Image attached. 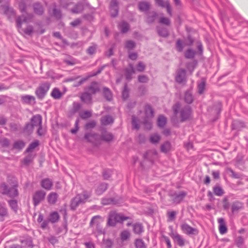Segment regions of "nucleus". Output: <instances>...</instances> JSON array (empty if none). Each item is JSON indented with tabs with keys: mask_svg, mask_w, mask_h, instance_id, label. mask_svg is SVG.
<instances>
[{
	"mask_svg": "<svg viewBox=\"0 0 248 248\" xmlns=\"http://www.w3.org/2000/svg\"><path fill=\"white\" fill-rule=\"evenodd\" d=\"M32 16L31 14H27L26 16L23 15L17 18L16 26L19 31L20 33L24 32L26 34L31 35L33 32V27L31 26H28L26 29L22 28V24L23 22L28 23L32 18Z\"/></svg>",
	"mask_w": 248,
	"mask_h": 248,
	"instance_id": "1",
	"label": "nucleus"
},
{
	"mask_svg": "<svg viewBox=\"0 0 248 248\" xmlns=\"http://www.w3.org/2000/svg\"><path fill=\"white\" fill-rule=\"evenodd\" d=\"M17 186V182L15 180L13 182L10 188L5 183H2L0 185V190L3 194H7L11 197H14L18 195Z\"/></svg>",
	"mask_w": 248,
	"mask_h": 248,
	"instance_id": "2",
	"label": "nucleus"
},
{
	"mask_svg": "<svg viewBox=\"0 0 248 248\" xmlns=\"http://www.w3.org/2000/svg\"><path fill=\"white\" fill-rule=\"evenodd\" d=\"M173 110L175 116L178 113L179 110H180V117L182 121H184L187 119L190 115V109L189 107L187 106L184 108L180 109V105L178 103L174 105L173 107Z\"/></svg>",
	"mask_w": 248,
	"mask_h": 248,
	"instance_id": "3",
	"label": "nucleus"
},
{
	"mask_svg": "<svg viewBox=\"0 0 248 248\" xmlns=\"http://www.w3.org/2000/svg\"><path fill=\"white\" fill-rule=\"evenodd\" d=\"M127 218L121 214L111 212L109 215L107 224L110 226H115L117 222H121Z\"/></svg>",
	"mask_w": 248,
	"mask_h": 248,
	"instance_id": "4",
	"label": "nucleus"
},
{
	"mask_svg": "<svg viewBox=\"0 0 248 248\" xmlns=\"http://www.w3.org/2000/svg\"><path fill=\"white\" fill-rule=\"evenodd\" d=\"M89 197V195L86 192L77 195L71 201V208L75 209L79 204L84 203Z\"/></svg>",
	"mask_w": 248,
	"mask_h": 248,
	"instance_id": "5",
	"label": "nucleus"
},
{
	"mask_svg": "<svg viewBox=\"0 0 248 248\" xmlns=\"http://www.w3.org/2000/svg\"><path fill=\"white\" fill-rule=\"evenodd\" d=\"M50 83L48 82L42 83L37 88L35 94L39 99L44 97L50 88Z\"/></svg>",
	"mask_w": 248,
	"mask_h": 248,
	"instance_id": "6",
	"label": "nucleus"
},
{
	"mask_svg": "<svg viewBox=\"0 0 248 248\" xmlns=\"http://www.w3.org/2000/svg\"><path fill=\"white\" fill-rule=\"evenodd\" d=\"M145 112L146 118L143 121L145 128L150 129L152 127V123L150 118L153 116V110L151 106L147 105L145 108Z\"/></svg>",
	"mask_w": 248,
	"mask_h": 248,
	"instance_id": "7",
	"label": "nucleus"
},
{
	"mask_svg": "<svg viewBox=\"0 0 248 248\" xmlns=\"http://www.w3.org/2000/svg\"><path fill=\"white\" fill-rule=\"evenodd\" d=\"M31 124H28L26 125V129L29 132H32L33 128L39 127L42 125V117L40 115L34 116L31 120Z\"/></svg>",
	"mask_w": 248,
	"mask_h": 248,
	"instance_id": "8",
	"label": "nucleus"
},
{
	"mask_svg": "<svg viewBox=\"0 0 248 248\" xmlns=\"http://www.w3.org/2000/svg\"><path fill=\"white\" fill-rule=\"evenodd\" d=\"M181 228L183 232L187 235H197L199 232L197 229L191 227L186 223H182Z\"/></svg>",
	"mask_w": 248,
	"mask_h": 248,
	"instance_id": "9",
	"label": "nucleus"
},
{
	"mask_svg": "<svg viewBox=\"0 0 248 248\" xmlns=\"http://www.w3.org/2000/svg\"><path fill=\"white\" fill-rule=\"evenodd\" d=\"M144 157L151 162H153L158 158V153L155 149L149 150L144 155Z\"/></svg>",
	"mask_w": 248,
	"mask_h": 248,
	"instance_id": "10",
	"label": "nucleus"
},
{
	"mask_svg": "<svg viewBox=\"0 0 248 248\" xmlns=\"http://www.w3.org/2000/svg\"><path fill=\"white\" fill-rule=\"evenodd\" d=\"M46 196V193L43 190L36 191L33 195V200L34 204L36 206L39 202L43 201Z\"/></svg>",
	"mask_w": 248,
	"mask_h": 248,
	"instance_id": "11",
	"label": "nucleus"
},
{
	"mask_svg": "<svg viewBox=\"0 0 248 248\" xmlns=\"http://www.w3.org/2000/svg\"><path fill=\"white\" fill-rule=\"evenodd\" d=\"M155 3L157 5L160 6L162 8H166L167 9V11L168 13L171 16V9L169 3V1L168 0H155Z\"/></svg>",
	"mask_w": 248,
	"mask_h": 248,
	"instance_id": "12",
	"label": "nucleus"
},
{
	"mask_svg": "<svg viewBox=\"0 0 248 248\" xmlns=\"http://www.w3.org/2000/svg\"><path fill=\"white\" fill-rule=\"evenodd\" d=\"M186 72L184 69H179L178 70L175 77L176 81L180 83H183L186 81Z\"/></svg>",
	"mask_w": 248,
	"mask_h": 248,
	"instance_id": "13",
	"label": "nucleus"
},
{
	"mask_svg": "<svg viewBox=\"0 0 248 248\" xmlns=\"http://www.w3.org/2000/svg\"><path fill=\"white\" fill-rule=\"evenodd\" d=\"M85 139L89 142L96 144L99 140V136L94 133H88L85 135Z\"/></svg>",
	"mask_w": 248,
	"mask_h": 248,
	"instance_id": "14",
	"label": "nucleus"
},
{
	"mask_svg": "<svg viewBox=\"0 0 248 248\" xmlns=\"http://www.w3.org/2000/svg\"><path fill=\"white\" fill-rule=\"evenodd\" d=\"M110 12L112 16H116L118 13V2L116 0H112L110 4Z\"/></svg>",
	"mask_w": 248,
	"mask_h": 248,
	"instance_id": "15",
	"label": "nucleus"
},
{
	"mask_svg": "<svg viewBox=\"0 0 248 248\" xmlns=\"http://www.w3.org/2000/svg\"><path fill=\"white\" fill-rule=\"evenodd\" d=\"M171 236L179 246L183 247L185 245V240L182 236L178 233H172Z\"/></svg>",
	"mask_w": 248,
	"mask_h": 248,
	"instance_id": "16",
	"label": "nucleus"
},
{
	"mask_svg": "<svg viewBox=\"0 0 248 248\" xmlns=\"http://www.w3.org/2000/svg\"><path fill=\"white\" fill-rule=\"evenodd\" d=\"M217 222L219 224V231L221 234H223L227 232V227L225 220L223 218H219L217 219Z\"/></svg>",
	"mask_w": 248,
	"mask_h": 248,
	"instance_id": "17",
	"label": "nucleus"
},
{
	"mask_svg": "<svg viewBox=\"0 0 248 248\" xmlns=\"http://www.w3.org/2000/svg\"><path fill=\"white\" fill-rule=\"evenodd\" d=\"M243 207V204L240 202H235L232 205V212L236 213L239 212Z\"/></svg>",
	"mask_w": 248,
	"mask_h": 248,
	"instance_id": "18",
	"label": "nucleus"
},
{
	"mask_svg": "<svg viewBox=\"0 0 248 248\" xmlns=\"http://www.w3.org/2000/svg\"><path fill=\"white\" fill-rule=\"evenodd\" d=\"M172 148V146L170 142L166 141L161 145L160 151L164 153H167L170 152Z\"/></svg>",
	"mask_w": 248,
	"mask_h": 248,
	"instance_id": "19",
	"label": "nucleus"
},
{
	"mask_svg": "<svg viewBox=\"0 0 248 248\" xmlns=\"http://www.w3.org/2000/svg\"><path fill=\"white\" fill-rule=\"evenodd\" d=\"M52 185V181L48 178L44 179L41 181V186L46 190H50Z\"/></svg>",
	"mask_w": 248,
	"mask_h": 248,
	"instance_id": "20",
	"label": "nucleus"
},
{
	"mask_svg": "<svg viewBox=\"0 0 248 248\" xmlns=\"http://www.w3.org/2000/svg\"><path fill=\"white\" fill-rule=\"evenodd\" d=\"M103 221V218L100 216H96L93 217L90 222V226L92 227L95 225L101 224Z\"/></svg>",
	"mask_w": 248,
	"mask_h": 248,
	"instance_id": "21",
	"label": "nucleus"
},
{
	"mask_svg": "<svg viewBox=\"0 0 248 248\" xmlns=\"http://www.w3.org/2000/svg\"><path fill=\"white\" fill-rule=\"evenodd\" d=\"M135 70L132 64H129V67L125 70V76L127 79H131L132 75L134 74Z\"/></svg>",
	"mask_w": 248,
	"mask_h": 248,
	"instance_id": "22",
	"label": "nucleus"
},
{
	"mask_svg": "<svg viewBox=\"0 0 248 248\" xmlns=\"http://www.w3.org/2000/svg\"><path fill=\"white\" fill-rule=\"evenodd\" d=\"M93 229V233L95 234L96 236L101 234H104L105 233L101 224L98 225H95L92 227Z\"/></svg>",
	"mask_w": 248,
	"mask_h": 248,
	"instance_id": "23",
	"label": "nucleus"
},
{
	"mask_svg": "<svg viewBox=\"0 0 248 248\" xmlns=\"http://www.w3.org/2000/svg\"><path fill=\"white\" fill-rule=\"evenodd\" d=\"M21 100L24 103L31 104L35 103V97L30 95H23L21 96Z\"/></svg>",
	"mask_w": 248,
	"mask_h": 248,
	"instance_id": "24",
	"label": "nucleus"
},
{
	"mask_svg": "<svg viewBox=\"0 0 248 248\" xmlns=\"http://www.w3.org/2000/svg\"><path fill=\"white\" fill-rule=\"evenodd\" d=\"M186 196V193L184 192H180L178 194H175L173 196V201L174 202L179 203L183 200Z\"/></svg>",
	"mask_w": 248,
	"mask_h": 248,
	"instance_id": "25",
	"label": "nucleus"
},
{
	"mask_svg": "<svg viewBox=\"0 0 248 248\" xmlns=\"http://www.w3.org/2000/svg\"><path fill=\"white\" fill-rule=\"evenodd\" d=\"M4 13L9 19L15 16V13L13 9L8 6L4 7Z\"/></svg>",
	"mask_w": 248,
	"mask_h": 248,
	"instance_id": "26",
	"label": "nucleus"
},
{
	"mask_svg": "<svg viewBox=\"0 0 248 248\" xmlns=\"http://www.w3.org/2000/svg\"><path fill=\"white\" fill-rule=\"evenodd\" d=\"M58 197V195L56 193L51 192L47 197L48 202L50 204H54L56 202Z\"/></svg>",
	"mask_w": 248,
	"mask_h": 248,
	"instance_id": "27",
	"label": "nucleus"
},
{
	"mask_svg": "<svg viewBox=\"0 0 248 248\" xmlns=\"http://www.w3.org/2000/svg\"><path fill=\"white\" fill-rule=\"evenodd\" d=\"M161 140V137L159 135L155 133L150 135L149 140L153 144L158 143Z\"/></svg>",
	"mask_w": 248,
	"mask_h": 248,
	"instance_id": "28",
	"label": "nucleus"
},
{
	"mask_svg": "<svg viewBox=\"0 0 248 248\" xmlns=\"http://www.w3.org/2000/svg\"><path fill=\"white\" fill-rule=\"evenodd\" d=\"M206 81L204 79H202V80L198 83V90L199 94H202L205 90Z\"/></svg>",
	"mask_w": 248,
	"mask_h": 248,
	"instance_id": "29",
	"label": "nucleus"
},
{
	"mask_svg": "<svg viewBox=\"0 0 248 248\" xmlns=\"http://www.w3.org/2000/svg\"><path fill=\"white\" fill-rule=\"evenodd\" d=\"M130 237V232L128 230H124L120 233V238L122 241H127Z\"/></svg>",
	"mask_w": 248,
	"mask_h": 248,
	"instance_id": "30",
	"label": "nucleus"
},
{
	"mask_svg": "<svg viewBox=\"0 0 248 248\" xmlns=\"http://www.w3.org/2000/svg\"><path fill=\"white\" fill-rule=\"evenodd\" d=\"M113 122L112 117L109 115L104 116L101 119V123L103 125H108Z\"/></svg>",
	"mask_w": 248,
	"mask_h": 248,
	"instance_id": "31",
	"label": "nucleus"
},
{
	"mask_svg": "<svg viewBox=\"0 0 248 248\" xmlns=\"http://www.w3.org/2000/svg\"><path fill=\"white\" fill-rule=\"evenodd\" d=\"M119 28L122 32L125 33L129 30V26L127 23L122 21L119 24Z\"/></svg>",
	"mask_w": 248,
	"mask_h": 248,
	"instance_id": "32",
	"label": "nucleus"
},
{
	"mask_svg": "<svg viewBox=\"0 0 248 248\" xmlns=\"http://www.w3.org/2000/svg\"><path fill=\"white\" fill-rule=\"evenodd\" d=\"M113 138V135L107 131L102 133L101 135V139L106 141H110L112 140Z\"/></svg>",
	"mask_w": 248,
	"mask_h": 248,
	"instance_id": "33",
	"label": "nucleus"
},
{
	"mask_svg": "<svg viewBox=\"0 0 248 248\" xmlns=\"http://www.w3.org/2000/svg\"><path fill=\"white\" fill-rule=\"evenodd\" d=\"M108 187L107 184L106 183H102L100 184L96 189V193L97 195L102 194Z\"/></svg>",
	"mask_w": 248,
	"mask_h": 248,
	"instance_id": "34",
	"label": "nucleus"
},
{
	"mask_svg": "<svg viewBox=\"0 0 248 248\" xmlns=\"http://www.w3.org/2000/svg\"><path fill=\"white\" fill-rule=\"evenodd\" d=\"M81 99L86 103H90L92 100L91 94L88 93H84L82 94Z\"/></svg>",
	"mask_w": 248,
	"mask_h": 248,
	"instance_id": "35",
	"label": "nucleus"
},
{
	"mask_svg": "<svg viewBox=\"0 0 248 248\" xmlns=\"http://www.w3.org/2000/svg\"><path fill=\"white\" fill-rule=\"evenodd\" d=\"M133 231L135 233L140 234L143 232V227L140 223H136L133 225Z\"/></svg>",
	"mask_w": 248,
	"mask_h": 248,
	"instance_id": "36",
	"label": "nucleus"
},
{
	"mask_svg": "<svg viewBox=\"0 0 248 248\" xmlns=\"http://www.w3.org/2000/svg\"><path fill=\"white\" fill-rule=\"evenodd\" d=\"M51 95L53 98L56 99H60L62 96V93L58 88H54L51 93Z\"/></svg>",
	"mask_w": 248,
	"mask_h": 248,
	"instance_id": "37",
	"label": "nucleus"
},
{
	"mask_svg": "<svg viewBox=\"0 0 248 248\" xmlns=\"http://www.w3.org/2000/svg\"><path fill=\"white\" fill-rule=\"evenodd\" d=\"M99 90L98 85L97 83L93 82L89 87V91L92 94H94Z\"/></svg>",
	"mask_w": 248,
	"mask_h": 248,
	"instance_id": "38",
	"label": "nucleus"
},
{
	"mask_svg": "<svg viewBox=\"0 0 248 248\" xmlns=\"http://www.w3.org/2000/svg\"><path fill=\"white\" fill-rule=\"evenodd\" d=\"M166 118L163 115H160L157 119V124L160 127H163L166 124Z\"/></svg>",
	"mask_w": 248,
	"mask_h": 248,
	"instance_id": "39",
	"label": "nucleus"
},
{
	"mask_svg": "<svg viewBox=\"0 0 248 248\" xmlns=\"http://www.w3.org/2000/svg\"><path fill=\"white\" fill-rule=\"evenodd\" d=\"M150 7L149 3L147 2H141L139 4V9L141 11H146Z\"/></svg>",
	"mask_w": 248,
	"mask_h": 248,
	"instance_id": "40",
	"label": "nucleus"
},
{
	"mask_svg": "<svg viewBox=\"0 0 248 248\" xmlns=\"http://www.w3.org/2000/svg\"><path fill=\"white\" fill-rule=\"evenodd\" d=\"M84 6L82 3H78L76 6L71 10L72 12L74 13H79L82 12L83 10Z\"/></svg>",
	"mask_w": 248,
	"mask_h": 248,
	"instance_id": "41",
	"label": "nucleus"
},
{
	"mask_svg": "<svg viewBox=\"0 0 248 248\" xmlns=\"http://www.w3.org/2000/svg\"><path fill=\"white\" fill-rule=\"evenodd\" d=\"M157 32L160 36L167 37L168 35V31L165 28H157Z\"/></svg>",
	"mask_w": 248,
	"mask_h": 248,
	"instance_id": "42",
	"label": "nucleus"
},
{
	"mask_svg": "<svg viewBox=\"0 0 248 248\" xmlns=\"http://www.w3.org/2000/svg\"><path fill=\"white\" fill-rule=\"evenodd\" d=\"M59 218L60 217L58 213L56 212H54L50 215L49 220L51 222L54 223L57 222L59 220Z\"/></svg>",
	"mask_w": 248,
	"mask_h": 248,
	"instance_id": "43",
	"label": "nucleus"
},
{
	"mask_svg": "<svg viewBox=\"0 0 248 248\" xmlns=\"http://www.w3.org/2000/svg\"><path fill=\"white\" fill-rule=\"evenodd\" d=\"M34 12L38 15L43 14L44 10L42 6L39 3H36L34 5Z\"/></svg>",
	"mask_w": 248,
	"mask_h": 248,
	"instance_id": "44",
	"label": "nucleus"
},
{
	"mask_svg": "<svg viewBox=\"0 0 248 248\" xmlns=\"http://www.w3.org/2000/svg\"><path fill=\"white\" fill-rule=\"evenodd\" d=\"M135 244L136 248H146L144 242L140 239H136Z\"/></svg>",
	"mask_w": 248,
	"mask_h": 248,
	"instance_id": "45",
	"label": "nucleus"
},
{
	"mask_svg": "<svg viewBox=\"0 0 248 248\" xmlns=\"http://www.w3.org/2000/svg\"><path fill=\"white\" fill-rule=\"evenodd\" d=\"M103 92L104 96L107 100H110L112 99L111 92L108 88H104Z\"/></svg>",
	"mask_w": 248,
	"mask_h": 248,
	"instance_id": "46",
	"label": "nucleus"
},
{
	"mask_svg": "<svg viewBox=\"0 0 248 248\" xmlns=\"http://www.w3.org/2000/svg\"><path fill=\"white\" fill-rule=\"evenodd\" d=\"M8 215L6 208L3 204L0 203V216L4 217Z\"/></svg>",
	"mask_w": 248,
	"mask_h": 248,
	"instance_id": "47",
	"label": "nucleus"
},
{
	"mask_svg": "<svg viewBox=\"0 0 248 248\" xmlns=\"http://www.w3.org/2000/svg\"><path fill=\"white\" fill-rule=\"evenodd\" d=\"M140 123L139 120L135 116H132V124L133 128L138 129L140 128Z\"/></svg>",
	"mask_w": 248,
	"mask_h": 248,
	"instance_id": "48",
	"label": "nucleus"
},
{
	"mask_svg": "<svg viewBox=\"0 0 248 248\" xmlns=\"http://www.w3.org/2000/svg\"><path fill=\"white\" fill-rule=\"evenodd\" d=\"M185 100L187 103H191L193 101V96L190 92H186L185 93Z\"/></svg>",
	"mask_w": 248,
	"mask_h": 248,
	"instance_id": "49",
	"label": "nucleus"
},
{
	"mask_svg": "<svg viewBox=\"0 0 248 248\" xmlns=\"http://www.w3.org/2000/svg\"><path fill=\"white\" fill-rule=\"evenodd\" d=\"M195 55V51L191 49H188L185 53V57L186 58H193Z\"/></svg>",
	"mask_w": 248,
	"mask_h": 248,
	"instance_id": "50",
	"label": "nucleus"
},
{
	"mask_svg": "<svg viewBox=\"0 0 248 248\" xmlns=\"http://www.w3.org/2000/svg\"><path fill=\"white\" fill-rule=\"evenodd\" d=\"M9 205L11 209L15 212L17 210V204L16 200H10L9 201Z\"/></svg>",
	"mask_w": 248,
	"mask_h": 248,
	"instance_id": "51",
	"label": "nucleus"
},
{
	"mask_svg": "<svg viewBox=\"0 0 248 248\" xmlns=\"http://www.w3.org/2000/svg\"><path fill=\"white\" fill-rule=\"evenodd\" d=\"M24 146V142L21 140L16 141L14 144V148L19 150L22 149Z\"/></svg>",
	"mask_w": 248,
	"mask_h": 248,
	"instance_id": "52",
	"label": "nucleus"
},
{
	"mask_svg": "<svg viewBox=\"0 0 248 248\" xmlns=\"http://www.w3.org/2000/svg\"><path fill=\"white\" fill-rule=\"evenodd\" d=\"M244 126V124L239 121H234L232 124V129H237Z\"/></svg>",
	"mask_w": 248,
	"mask_h": 248,
	"instance_id": "53",
	"label": "nucleus"
},
{
	"mask_svg": "<svg viewBox=\"0 0 248 248\" xmlns=\"http://www.w3.org/2000/svg\"><path fill=\"white\" fill-rule=\"evenodd\" d=\"M39 145V142L38 141H35L34 142L31 143L29 146V147L27 149L26 151L27 152H30L32 151L34 149H35L38 145Z\"/></svg>",
	"mask_w": 248,
	"mask_h": 248,
	"instance_id": "54",
	"label": "nucleus"
},
{
	"mask_svg": "<svg viewBox=\"0 0 248 248\" xmlns=\"http://www.w3.org/2000/svg\"><path fill=\"white\" fill-rule=\"evenodd\" d=\"M145 68V65L143 62H140L136 66V70L138 72H143Z\"/></svg>",
	"mask_w": 248,
	"mask_h": 248,
	"instance_id": "55",
	"label": "nucleus"
},
{
	"mask_svg": "<svg viewBox=\"0 0 248 248\" xmlns=\"http://www.w3.org/2000/svg\"><path fill=\"white\" fill-rule=\"evenodd\" d=\"M136 44L134 42L128 40L126 42L125 47L129 50H131L135 47Z\"/></svg>",
	"mask_w": 248,
	"mask_h": 248,
	"instance_id": "56",
	"label": "nucleus"
},
{
	"mask_svg": "<svg viewBox=\"0 0 248 248\" xmlns=\"http://www.w3.org/2000/svg\"><path fill=\"white\" fill-rule=\"evenodd\" d=\"M196 65V62L195 61H193L192 62H190L187 64V65H186L187 69L190 71V72L191 73L194 70Z\"/></svg>",
	"mask_w": 248,
	"mask_h": 248,
	"instance_id": "57",
	"label": "nucleus"
},
{
	"mask_svg": "<svg viewBox=\"0 0 248 248\" xmlns=\"http://www.w3.org/2000/svg\"><path fill=\"white\" fill-rule=\"evenodd\" d=\"M103 244L106 247L110 248L112 247L113 242V241L110 239H103Z\"/></svg>",
	"mask_w": 248,
	"mask_h": 248,
	"instance_id": "58",
	"label": "nucleus"
},
{
	"mask_svg": "<svg viewBox=\"0 0 248 248\" xmlns=\"http://www.w3.org/2000/svg\"><path fill=\"white\" fill-rule=\"evenodd\" d=\"M176 213L175 211H169L168 212L167 215L168 217V220L169 221H172L174 220L175 218Z\"/></svg>",
	"mask_w": 248,
	"mask_h": 248,
	"instance_id": "59",
	"label": "nucleus"
},
{
	"mask_svg": "<svg viewBox=\"0 0 248 248\" xmlns=\"http://www.w3.org/2000/svg\"><path fill=\"white\" fill-rule=\"evenodd\" d=\"M214 192L217 196H221L223 194L222 189L219 186H216L214 188Z\"/></svg>",
	"mask_w": 248,
	"mask_h": 248,
	"instance_id": "60",
	"label": "nucleus"
},
{
	"mask_svg": "<svg viewBox=\"0 0 248 248\" xmlns=\"http://www.w3.org/2000/svg\"><path fill=\"white\" fill-rule=\"evenodd\" d=\"M150 14L151 15H149L146 19L147 22L148 23L153 22L157 15L155 13H152Z\"/></svg>",
	"mask_w": 248,
	"mask_h": 248,
	"instance_id": "61",
	"label": "nucleus"
},
{
	"mask_svg": "<svg viewBox=\"0 0 248 248\" xmlns=\"http://www.w3.org/2000/svg\"><path fill=\"white\" fill-rule=\"evenodd\" d=\"M159 22L166 25H169L170 24V20L169 18L165 17H161L159 20Z\"/></svg>",
	"mask_w": 248,
	"mask_h": 248,
	"instance_id": "62",
	"label": "nucleus"
},
{
	"mask_svg": "<svg viewBox=\"0 0 248 248\" xmlns=\"http://www.w3.org/2000/svg\"><path fill=\"white\" fill-rule=\"evenodd\" d=\"M122 96L124 99H126L128 96V90L126 84L124 85V90L123 91Z\"/></svg>",
	"mask_w": 248,
	"mask_h": 248,
	"instance_id": "63",
	"label": "nucleus"
},
{
	"mask_svg": "<svg viewBox=\"0 0 248 248\" xmlns=\"http://www.w3.org/2000/svg\"><path fill=\"white\" fill-rule=\"evenodd\" d=\"M138 79L140 82L142 83H146L148 81V77L144 75L139 76Z\"/></svg>",
	"mask_w": 248,
	"mask_h": 248,
	"instance_id": "64",
	"label": "nucleus"
}]
</instances>
